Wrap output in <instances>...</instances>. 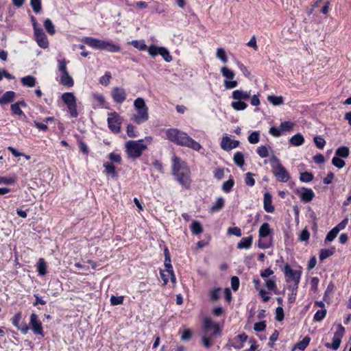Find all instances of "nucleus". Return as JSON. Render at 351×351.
<instances>
[{
	"mask_svg": "<svg viewBox=\"0 0 351 351\" xmlns=\"http://www.w3.org/2000/svg\"><path fill=\"white\" fill-rule=\"evenodd\" d=\"M166 134L170 141L177 145L186 147L195 151H199L202 148L199 143L191 138L186 133L181 132L178 129H169L167 130Z\"/></svg>",
	"mask_w": 351,
	"mask_h": 351,
	"instance_id": "obj_1",
	"label": "nucleus"
},
{
	"mask_svg": "<svg viewBox=\"0 0 351 351\" xmlns=\"http://www.w3.org/2000/svg\"><path fill=\"white\" fill-rule=\"evenodd\" d=\"M172 160L173 173L176 177V180L185 188H189L191 184V172L186 162L181 161L176 156H173Z\"/></svg>",
	"mask_w": 351,
	"mask_h": 351,
	"instance_id": "obj_2",
	"label": "nucleus"
},
{
	"mask_svg": "<svg viewBox=\"0 0 351 351\" xmlns=\"http://www.w3.org/2000/svg\"><path fill=\"white\" fill-rule=\"evenodd\" d=\"M134 106L136 114L132 117L133 121L137 124H141L147 121L149 119V114L148 108L145 100L141 97H138L134 102Z\"/></svg>",
	"mask_w": 351,
	"mask_h": 351,
	"instance_id": "obj_3",
	"label": "nucleus"
},
{
	"mask_svg": "<svg viewBox=\"0 0 351 351\" xmlns=\"http://www.w3.org/2000/svg\"><path fill=\"white\" fill-rule=\"evenodd\" d=\"M270 163L272 167V173L278 181L287 182L290 179L288 171L276 156L273 155L271 157Z\"/></svg>",
	"mask_w": 351,
	"mask_h": 351,
	"instance_id": "obj_4",
	"label": "nucleus"
},
{
	"mask_svg": "<svg viewBox=\"0 0 351 351\" xmlns=\"http://www.w3.org/2000/svg\"><path fill=\"white\" fill-rule=\"evenodd\" d=\"M143 140L128 141L125 144V152L130 158H138L143 152L147 149V145L143 143Z\"/></svg>",
	"mask_w": 351,
	"mask_h": 351,
	"instance_id": "obj_5",
	"label": "nucleus"
},
{
	"mask_svg": "<svg viewBox=\"0 0 351 351\" xmlns=\"http://www.w3.org/2000/svg\"><path fill=\"white\" fill-rule=\"evenodd\" d=\"M89 46L97 49L106 50L109 52H119L121 47L119 45L110 41L95 39L89 37Z\"/></svg>",
	"mask_w": 351,
	"mask_h": 351,
	"instance_id": "obj_6",
	"label": "nucleus"
},
{
	"mask_svg": "<svg viewBox=\"0 0 351 351\" xmlns=\"http://www.w3.org/2000/svg\"><path fill=\"white\" fill-rule=\"evenodd\" d=\"M108 125L110 130L114 134H119L121 132V124L122 117L116 112L108 114Z\"/></svg>",
	"mask_w": 351,
	"mask_h": 351,
	"instance_id": "obj_7",
	"label": "nucleus"
},
{
	"mask_svg": "<svg viewBox=\"0 0 351 351\" xmlns=\"http://www.w3.org/2000/svg\"><path fill=\"white\" fill-rule=\"evenodd\" d=\"M204 335L213 337L220 336L221 332L217 323L213 322L210 318H206L204 321Z\"/></svg>",
	"mask_w": 351,
	"mask_h": 351,
	"instance_id": "obj_8",
	"label": "nucleus"
},
{
	"mask_svg": "<svg viewBox=\"0 0 351 351\" xmlns=\"http://www.w3.org/2000/svg\"><path fill=\"white\" fill-rule=\"evenodd\" d=\"M221 73L226 78L224 80V86L226 89H232L237 86V81L233 80L235 76V73L233 71L226 66H223L221 68Z\"/></svg>",
	"mask_w": 351,
	"mask_h": 351,
	"instance_id": "obj_9",
	"label": "nucleus"
},
{
	"mask_svg": "<svg viewBox=\"0 0 351 351\" xmlns=\"http://www.w3.org/2000/svg\"><path fill=\"white\" fill-rule=\"evenodd\" d=\"M284 272L287 278V281H293L295 289H297L301 276V271L299 270H293L290 265H286L285 266Z\"/></svg>",
	"mask_w": 351,
	"mask_h": 351,
	"instance_id": "obj_10",
	"label": "nucleus"
},
{
	"mask_svg": "<svg viewBox=\"0 0 351 351\" xmlns=\"http://www.w3.org/2000/svg\"><path fill=\"white\" fill-rule=\"evenodd\" d=\"M148 52L152 57H155L156 55L160 54L167 62H170L172 60V57L169 51L165 47L151 45L148 48Z\"/></svg>",
	"mask_w": 351,
	"mask_h": 351,
	"instance_id": "obj_11",
	"label": "nucleus"
},
{
	"mask_svg": "<svg viewBox=\"0 0 351 351\" xmlns=\"http://www.w3.org/2000/svg\"><path fill=\"white\" fill-rule=\"evenodd\" d=\"M62 99L64 103L66 104L71 115L73 117H76L77 116V112L76 110L75 98L74 95L71 93H64L62 95Z\"/></svg>",
	"mask_w": 351,
	"mask_h": 351,
	"instance_id": "obj_12",
	"label": "nucleus"
},
{
	"mask_svg": "<svg viewBox=\"0 0 351 351\" xmlns=\"http://www.w3.org/2000/svg\"><path fill=\"white\" fill-rule=\"evenodd\" d=\"M296 193L300 195L302 202L307 203L313 200L315 193L311 189L302 187L300 191L298 189Z\"/></svg>",
	"mask_w": 351,
	"mask_h": 351,
	"instance_id": "obj_13",
	"label": "nucleus"
},
{
	"mask_svg": "<svg viewBox=\"0 0 351 351\" xmlns=\"http://www.w3.org/2000/svg\"><path fill=\"white\" fill-rule=\"evenodd\" d=\"M111 95L113 100L118 104L123 103L126 99L125 90L121 87H114Z\"/></svg>",
	"mask_w": 351,
	"mask_h": 351,
	"instance_id": "obj_14",
	"label": "nucleus"
},
{
	"mask_svg": "<svg viewBox=\"0 0 351 351\" xmlns=\"http://www.w3.org/2000/svg\"><path fill=\"white\" fill-rule=\"evenodd\" d=\"M34 35L38 45L41 48L46 49L48 47L49 42L45 34L42 29H36V32H34Z\"/></svg>",
	"mask_w": 351,
	"mask_h": 351,
	"instance_id": "obj_15",
	"label": "nucleus"
},
{
	"mask_svg": "<svg viewBox=\"0 0 351 351\" xmlns=\"http://www.w3.org/2000/svg\"><path fill=\"white\" fill-rule=\"evenodd\" d=\"M30 324L35 334L41 335L43 336L41 322L38 319V316L35 313H32L31 315Z\"/></svg>",
	"mask_w": 351,
	"mask_h": 351,
	"instance_id": "obj_16",
	"label": "nucleus"
},
{
	"mask_svg": "<svg viewBox=\"0 0 351 351\" xmlns=\"http://www.w3.org/2000/svg\"><path fill=\"white\" fill-rule=\"evenodd\" d=\"M239 141L231 140L229 137L225 136L222 138L221 146L223 150L230 151L239 146Z\"/></svg>",
	"mask_w": 351,
	"mask_h": 351,
	"instance_id": "obj_17",
	"label": "nucleus"
},
{
	"mask_svg": "<svg viewBox=\"0 0 351 351\" xmlns=\"http://www.w3.org/2000/svg\"><path fill=\"white\" fill-rule=\"evenodd\" d=\"M264 209L267 213H273L274 211V207L272 206V197L269 193L264 194Z\"/></svg>",
	"mask_w": 351,
	"mask_h": 351,
	"instance_id": "obj_18",
	"label": "nucleus"
},
{
	"mask_svg": "<svg viewBox=\"0 0 351 351\" xmlns=\"http://www.w3.org/2000/svg\"><path fill=\"white\" fill-rule=\"evenodd\" d=\"M250 91H243L242 90H236L232 93V98L235 100L248 99L250 97Z\"/></svg>",
	"mask_w": 351,
	"mask_h": 351,
	"instance_id": "obj_19",
	"label": "nucleus"
},
{
	"mask_svg": "<svg viewBox=\"0 0 351 351\" xmlns=\"http://www.w3.org/2000/svg\"><path fill=\"white\" fill-rule=\"evenodd\" d=\"M252 244V236L242 238L237 243L238 249H249Z\"/></svg>",
	"mask_w": 351,
	"mask_h": 351,
	"instance_id": "obj_20",
	"label": "nucleus"
},
{
	"mask_svg": "<svg viewBox=\"0 0 351 351\" xmlns=\"http://www.w3.org/2000/svg\"><path fill=\"white\" fill-rule=\"evenodd\" d=\"M16 93L14 91H7L0 98L1 104H6L12 102L15 97Z\"/></svg>",
	"mask_w": 351,
	"mask_h": 351,
	"instance_id": "obj_21",
	"label": "nucleus"
},
{
	"mask_svg": "<svg viewBox=\"0 0 351 351\" xmlns=\"http://www.w3.org/2000/svg\"><path fill=\"white\" fill-rule=\"evenodd\" d=\"M25 106L26 104L24 101H19L11 105V110L14 114L21 115L23 114V111L21 109V107Z\"/></svg>",
	"mask_w": 351,
	"mask_h": 351,
	"instance_id": "obj_22",
	"label": "nucleus"
},
{
	"mask_svg": "<svg viewBox=\"0 0 351 351\" xmlns=\"http://www.w3.org/2000/svg\"><path fill=\"white\" fill-rule=\"evenodd\" d=\"M60 83L66 86H72L73 85V80L67 71L62 73Z\"/></svg>",
	"mask_w": 351,
	"mask_h": 351,
	"instance_id": "obj_23",
	"label": "nucleus"
},
{
	"mask_svg": "<svg viewBox=\"0 0 351 351\" xmlns=\"http://www.w3.org/2000/svg\"><path fill=\"white\" fill-rule=\"evenodd\" d=\"M224 204V199L222 197H218L216 202L211 206L210 213H213L219 211L223 208Z\"/></svg>",
	"mask_w": 351,
	"mask_h": 351,
	"instance_id": "obj_24",
	"label": "nucleus"
},
{
	"mask_svg": "<svg viewBox=\"0 0 351 351\" xmlns=\"http://www.w3.org/2000/svg\"><path fill=\"white\" fill-rule=\"evenodd\" d=\"M290 143L293 146H300L304 142V138L301 134H296L289 139Z\"/></svg>",
	"mask_w": 351,
	"mask_h": 351,
	"instance_id": "obj_25",
	"label": "nucleus"
},
{
	"mask_svg": "<svg viewBox=\"0 0 351 351\" xmlns=\"http://www.w3.org/2000/svg\"><path fill=\"white\" fill-rule=\"evenodd\" d=\"M22 84L27 87H34L36 84V78L32 75H27L21 79Z\"/></svg>",
	"mask_w": 351,
	"mask_h": 351,
	"instance_id": "obj_26",
	"label": "nucleus"
},
{
	"mask_svg": "<svg viewBox=\"0 0 351 351\" xmlns=\"http://www.w3.org/2000/svg\"><path fill=\"white\" fill-rule=\"evenodd\" d=\"M350 154V149L346 146H342L337 149L335 152L336 156L339 158H348Z\"/></svg>",
	"mask_w": 351,
	"mask_h": 351,
	"instance_id": "obj_27",
	"label": "nucleus"
},
{
	"mask_svg": "<svg viewBox=\"0 0 351 351\" xmlns=\"http://www.w3.org/2000/svg\"><path fill=\"white\" fill-rule=\"evenodd\" d=\"M259 237L264 238L271 233V229L268 223H264L259 228Z\"/></svg>",
	"mask_w": 351,
	"mask_h": 351,
	"instance_id": "obj_28",
	"label": "nucleus"
},
{
	"mask_svg": "<svg viewBox=\"0 0 351 351\" xmlns=\"http://www.w3.org/2000/svg\"><path fill=\"white\" fill-rule=\"evenodd\" d=\"M233 160L234 162L239 167H242L245 164L244 156L240 152L235 153Z\"/></svg>",
	"mask_w": 351,
	"mask_h": 351,
	"instance_id": "obj_29",
	"label": "nucleus"
},
{
	"mask_svg": "<svg viewBox=\"0 0 351 351\" xmlns=\"http://www.w3.org/2000/svg\"><path fill=\"white\" fill-rule=\"evenodd\" d=\"M191 232L193 234H199L203 232L201 223L197 221H194L191 226Z\"/></svg>",
	"mask_w": 351,
	"mask_h": 351,
	"instance_id": "obj_30",
	"label": "nucleus"
},
{
	"mask_svg": "<svg viewBox=\"0 0 351 351\" xmlns=\"http://www.w3.org/2000/svg\"><path fill=\"white\" fill-rule=\"evenodd\" d=\"M216 56L219 58L223 64H226L228 62V57L226 53L223 48H218L216 52Z\"/></svg>",
	"mask_w": 351,
	"mask_h": 351,
	"instance_id": "obj_31",
	"label": "nucleus"
},
{
	"mask_svg": "<svg viewBox=\"0 0 351 351\" xmlns=\"http://www.w3.org/2000/svg\"><path fill=\"white\" fill-rule=\"evenodd\" d=\"M341 342V339L337 337H334L332 339V343L330 344V343H326L325 346L328 348H332L334 350H337L339 348L340 343Z\"/></svg>",
	"mask_w": 351,
	"mask_h": 351,
	"instance_id": "obj_32",
	"label": "nucleus"
},
{
	"mask_svg": "<svg viewBox=\"0 0 351 351\" xmlns=\"http://www.w3.org/2000/svg\"><path fill=\"white\" fill-rule=\"evenodd\" d=\"M104 167L106 174L110 175L112 178H115L117 176L115 167L112 164H104Z\"/></svg>",
	"mask_w": 351,
	"mask_h": 351,
	"instance_id": "obj_33",
	"label": "nucleus"
},
{
	"mask_svg": "<svg viewBox=\"0 0 351 351\" xmlns=\"http://www.w3.org/2000/svg\"><path fill=\"white\" fill-rule=\"evenodd\" d=\"M44 27L49 34L53 35L55 34V27L50 19H47L45 21Z\"/></svg>",
	"mask_w": 351,
	"mask_h": 351,
	"instance_id": "obj_34",
	"label": "nucleus"
},
{
	"mask_svg": "<svg viewBox=\"0 0 351 351\" xmlns=\"http://www.w3.org/2000/svg\"><path fill=\"white\" fill-rule=\"evenodd\" d=\"M310 340V337H305L301 341L295 344V348L300 350H304L308 345Z\"/></svg>",
	"mask_w": 351,
	"mask_h": 351,
	"instance_id": "obj_35",
	"label": "nucleus"
},
{
	"mask_svg": "<svg viewBox=\"0 0 351 351\" xmlns=\"http://www.w3.org/2000/svg\"><path fill=\"white\" fill-rule=\"evenodd\" d=\"M267 100L274 106H278L283 104L282 97H276L274 95H269Z\"/></svg>",
	"mask_w": 351,
	"mask_h": 351,
	"instance_id": "obj_36",
	"label": "nucleus"
},
{
	"mask_svg": "<svg viewBox=\"0 0 351 351\" xmlns=\"http://www.w3.org/2000/svg\"><path fill=\"white\" fill-rule=\"evenodd\" d=\"M231 106L235 110H243L247 106L246 103L241 101L240 100L232 102Z\"/></svg>",
	"mask_w": 351,
	"mask_h": 351,
	"instance_id": "obj_37",
	"label": "nucleus"
},
{
	"mask_svg": "<svg viewBox=\"0 0 351 351\" xmlns=\"http://www.w3.org/2000/svg\"><path fill=\"white\" fill-rule=\"evenodd\" d=\"M332 163L338 169H342L346 165L345 161L337 156L333 157V158L332 159Z\"/></svg>",
	"mask_w": 351,
	"mask_h": 351,
	"instance_id": "obj_38",
	"label": "nucleus"
},
{
	"mask_svg": "<svg viewBox=\"0 0 351 351\" xmlns=\"http://www.w3.org/2000/svg\"><path fill=\"white\" fill-rule=\"evenodd\" d=\"M47 266L46 263L44 261L43 258L39 259L38 263V271L40 275L44 276L46 274L47 270H46Z\"/></svg>",
	"mask_w": 351,
	"mask_h": 351,
	"instance_id": "obj_39",
	"label": "nucleus"
},
{
	"mask_svg": "<svg viewBox=\"0 0 351 351\" xmlns=\"http://www.w3.org/2000/svg\"><path fill=\"white\" fill-rule=\"evenodd\" d=\"M234 184V182L232 179H230L225 182H223L222 185V190L228 193L231 191L232 188L233 187Z\"/></svg>",
	"mask_w": 351,
	"mask_h": 351,
	"instance_id": "obj_40",
	"label": "nucleus"
},
{
	"mask_svg": "<svg viewBox=\"0 0 351 351\" xmlns=\"http://www.w3.org/2000/svg\"><path fill=\"white\" fill-rule=\"evenodd\" d=\"M326 309L318 310L314 315V320L316 322L322 321L326 317Z\"/></svg>",
	"mask_w": 351,
	"mask_h": 351,
	"instance_id": "obj_41",
	"label": "nucleus"
},
{
	"mask_svg": "<svg viewBox=\"0 0 351 351\" xmlns=\"http://www.w3.org/2000/svg\"><path fill=\"white\" fill-rule=\"evenodd\" d=\"M30 5L35 12L38 13L41 10V0H31Z\"/></svg>",
	"mask_w": 351,
	"mask_h": 351,
	"instance_id": "obj_42",
	"label": "nucleus"
},
{
	"mask_svg": "<svg viewBox=\"0 0 351 351\" xmlns=\"http://www.w3.org/2000/svg\"><path fill=\"white\" fill-rule=\"evenodd\" d=\"M215 337L204 335L202 337L203 346L206 348H208L209 347H210L211 345L213 344V339Z\"/></svg>",
	"mask_w": 351,
	"mask_h": 351,
	"instance_id": "obj_43",
	"label": "nucleus"
},
{
	"mask_svg": "<svg viewBox=\"0 0 351 351\" xmlns=\"http://www.w3.org/2000/svg\"><path fill=\"white\" fill-rule=\"evenodd\" d=\"M313 179V174L309 172H304V173H301L300 176V180L302 182H309L312 181Z\"/></svg>",
	"mask_w": 351,
	"mask_h": 351,
	"instance_id": "obj_44",
	"label": "nucleus"
},
{
	"mask_svg": "<svg viewBox=\"0 0 351 351\" xmlns=\"http://www.w3.org/2000/svg\"><path fill=\"white\" fill-rule=\"evenodd\" d=\"M313 141L319 149H323L326 145V141L321 136H315Z\"/></svg>",
	"mask_w": 351,
	"mask_h": 351,
	"instance_id": "obj_45",
	"label": "nucleus"
},
{
	"mask_svg": "<svg viewBox=\"0 0 351 351\" xmlns=\"http://www.w3.org/2000/svg\"><path fill=\"white\" fill-rule=\"evenodd\" d=\"M111 74L110 72H106L105 75L100 77L99 83L104 86H107L110 83L111 79Z\"/></svg>",
	"mask_w": 351,
	"mask_h": 351,
	"instance_id": "obj_46",
	"label": "nucleus"
},
{
	"mask_svg": "<svg viewBox=\"0 0 351 351\" xmlns=\"http://www.w3.org/2000/svg\"><path fill=\"white\" fill-rule=\"evenodd\" d=\"M219 288H215L210 291V300L211 301H217L219 298Z\"/></svg>",
	"mask_w": 351,
	"mask_h": 351,
	"instance_id": "obj_47",
	"label": "nucleus"
},
{
	"mask_svg": "<svg viewBox=\"0 0 351 351\" xmlns=\"http://www.w3.org/2000/svg\"><path fill=\"white\" fill-rule=\"evenodd\" d=\"M259 132H254L248 136V141L250 143L255 144L259 141Z\"/></svg>",
	"mask_w": 351,
	"mask_h": 351,
	"instance_id": "obj_48",
	"label": "nucleus"
},
{
	"mask_svg": "<svg viewBox=\"0 0 351 351\" xmlns=\"http://www.w3.org/2000/svg\"><path fill=\"white\" fill-rule=\"evenodd\" d=\"M257 154L261 158L267 157L269 155L267 148L264 145H261L258 147Z\"/></svg>",
	"mask_w": 351,
	"mask_h": 351,
	"instance_id": "obj_49",
	"label": "nucleus"
},
{
	"mask_svg": "<svg viewBox=\"0 0 351 351\" xmlns=\"http://www.w3.org/2000/svg\"><path fill=\"white\" fill-rule=\"evenodd\" d=\"M339 231L337 228H333L326 235V240L328 241H332L337 237Z\"/></svg>",
	"mask_w": 351,
	"mask_h": 351,
	"instance_id": "obj_50",
	"label": "nucleus"
},
{
	"mask_svg": "<svg viewBox=\"0 0 351 351\" xmlns=\"http://www.w3.org/2000/svg\"><path fill=\"white\" fill-rule=\"evenodd\" d=\"M123 302V296L112 295L110 298V304L113 306L121 304Z\"/></svg>",
	"mask_w": 351,
	"mask_h": 351,
	"instance_id": "obj_51",
	"label": "nucleus"
},
{
	"mask_svg": "<svg viewBox=\"0 0 351 351\" xmlns=\"http://www.w3.org/2000/svg\"><path fill=\"white\" fill-rule=\"evenodd\" d=\"M266 324L265 321H262L260 322L255 323L254 325V329L257 332H263L265 330Z\"/></svg>",
	"mask_w": 351,
	"mask_h": 351,
	"instance_id": "obj_52",
	"label": "nucleus"
},
{
	"mask_svg": "<svg viewBox=\"0 0 351 351\" xmlns=\"http://www.w3.org/2000/svg\"><path fill=\"white\" fill-rule=\"evenodd\" d=\"M284 310L281 306H278L276 309V319L281 322L284 319Z\"/></svg>",
	"mask_w": 351,
	"mask_h": 351,
	"instance_id": "obj_53",
	"label": "nucleus"
},
{
	"mask_svg": "<svg viewBox=\"0 0 351 351\" xmlns=\"http://www.w3.org/2000/svg\"><path fill=\"white\" fill-rule=\"evenodd\" d=\"M253 176H254V174L252 173H250V172L246 173V178H245V180L246 185L250 186H252L254 185L255 180L252 177Z\"/></svg>",
	"mask_w": 351,
	"mask_h": 351,
	"instance_id": "obj_54",
	"label": "nucleus"
},
{
	"mask_svg": "<svg viewBox=\"0 0 351 351\" xmlns=\"http://www.w3.org/2000/svg\"><path fill=\"white\" fill-rule=\"evenodd\" d=\"M132 45L140 50H145L147 49V45L143 41L134 40L132 42Z\"/></svg>",
	"mask_w": 351,
	"mask_h": 351,
	"instance_id": "obj_55",
	"label": "nucleus"
},
{
	"mask_svg": "<svg viewBox=\"0 0 351 351\" xmlns=\"http://www.w3.org/2000/svg\"><path fill=\"white\" fill-rule=\"evenodd\" d=\"M127 134L130 138H134L136 136L135 127L131 124H128L127 126Z\"/></svg>",
	"mask_w": 351,
	"mask_h": 351,
	"instance_id": "obj_56",
	"label": "nucleus"
},
{
	"mask_svg": "<svg viewBox=\"0 0 351 351\" xmlns=\"http://www.w3.org/2000/svg\"><path fill=\"white\" fill-rule=\"evenodd\" d=\"M239 287V279L237 276H232L231 278V288L234 291H237Z\"/></svg>",
	"mask_w": 351,
	"mask_h": 351,
	"instance_id": "obj_57",
	"label": "nucleus"
},
{
	"mask_svg": "<svg viewBox=\"0 0 351 351\" xmlns=\"http://www.w3.org/2000/svg\"><path fill=\"white\" fill-rule=\"evenodd\" d=\"M332 252L330 251L329 250H327V249H322L321 251H320V254H319V258L321 260H324L326 259V258L329 257L330 256L332 255Z\"/></svg>",
	"mask_w": 351,
	"mask_h": 351,
	"instance_id": "obj_58",
	"label": "nucleus"
},
{
	"mask_svg": "<svg viewBox=\"0 0 351 351\" xmlns=\"http://www.w3.org/2000/svg\"><path fill=\"white\" fill-rule=\"evenodd\" d=\"M228 232L230 234L235 235L237 237H241V230L238 227L234 228H229L228 229Z\"/></svg>",
	"mask_w": 351,
	"mask_h": 351,
	"instance_id": "obj_59",
	"label": "nucleus"
},
{
	"mask_svg": "<svg viewBox=\"0 0 351 351\" xmlns=\"http://www.w3.org/2000/svg\"><path fill=\"white\" fill-rule=\"evenodd\" d=\"M344 333H345V328L342 326L341 324H339L338 327H337V331L335 333L334 337H339V339H341V338L343 337Z\"/></svg>",
	"mask_w": 351,
	"mask_h": 351,
	"instance_id": "obj_60",
	"label": "nucleus"
},
{
	"mask_svg": "<svg viewBox=\"0 0 351 351\" xmlns=\"http://www.w3.org/2000/svg\"><path fill=\"white\" fill-rule=\"evenodd\" d=\"M269 133L274 136L278 137L280 136L282 134L281 128H278L276 127H271L269 129Z\"/></svg>",
	"mask_w": 351,
	"mask_h": 351,
	"instance_id": "obj_61",
	"label": "nucleus"
},
{
	"mask_svg": "<svg viewBox=\"0 0 351 351\" xmlns=\"http://www.w3.org/2000/svg\"><path fill=\"white\" fill-rule=\"evenodd\" d=\"M293 124L289 121L283 122L280 124V128L282 131H289L292 129Z\"/></svg>",
	"mask_w": 351,
	"mask_h": 351,
	"instance_id": "obj_62",
	"label": "nucleus"
},
{
	"mask_svg": "<svg viewBox=\"0 0 351 351\" xmlns=\"http://www.w3.org/2000/svg\"><path fill=\"white\" fill-rule=\"evenodd\" d=\"M15 182L13 178H6L0 176V184H10Z\"/></svg>",
	"mask_w": 351,
	"mask_h": 351,
	"instance_id": "obj_63",
	"label": "nucleus"
},
{
	"mask_svg": "<svg viewBox=\"0 0 351 351\" xmlns=\"http://www.w3.org/2000/svg\"><path fill=\"white\" fill-rule=\"evenodd\" d=\"M191 338V332L189 329H184L182 332L181 339L182 341H189Z\"/></svg>",
	"mask_w": 351,
	"mask_h": 351,
	"instance_id": "obj_64",
	"label": "nucleus"
}]
</instances>
